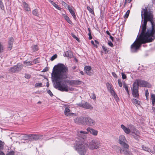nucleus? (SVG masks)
<instances>
[{"label":"nucleus","instance_id":"obj_1","mask_svg":"<svg viewBox=\"0 0 155 155\" xmlns=\"http://www.w3.org/2000/svg\"><path fill=\"white\" fill-rule=\"evenodd\" d=\"M141 13L142 31L139 37L137 36V41L131 45V51L133 52L137 51L142 44L151 42L155 38V24L152 12L145 7Z\"/></svg>","mask_w":155,"mask_h":155},{"label":"nucleus","instance_id":"obj_2","mask_svg":"<svg viewBox=\"0 0 155 155\" xmlns=\"http://www.w3.org/2000/svg\"><path fill=\"white\" fill-rule=\"evenodd\" d=\"M54 68V67L51 75L52 81L55 82L54 84V87L61 91L68 92L69 90L73 91L74 89L72 87L69 88L66 82H57L67 77L68 68L64 64H58L56 69Z\"/></svg>","mask_w":155,"mask_h":155},{"label":"nucleus","instance_id":"obj_3","mask_svg":"<svg viewBox=\"0 0 155 155\" xmlns=\"http://www.w3.org/2000/svg\"><path fill=\"white\" fill-rule=\"evenodd\" d=\"M76 143L74 146L75 149L80 155H84L87 151L88 147L90 149L94 150L98 148L100 143L97 140H92L88 144L85 142L80 140H76Z\"/></svg>","mask_w":155,"mask_h":155},{"label":"nucleus","instance_id":"obj_4","mask_svg":"<svg viewBox=\"0 0 155 155\" xmlns=\"http://www.w3.org/2000/svg\"><path fill=\"white\" fill-rule=\"evenodd\" d=\"M148 83L142 80L138 79L136 80L133 84L131 88L132 94L134 97L138 98L139 97L138 93L139 86L146 87L147 86Z\"/></svg>","mask_w":155,"mask_h":155},{"label":"nucleus","instance_id":"obj_5","mask_svg":"<svg viewBox=\"0 0 155 155\" xmlns=\"http://www.w3.org/2000/svg\"><path fill=\"white\" fill-rule=\"evenodd\" d=\"M115 147L117 152H120V153L124 154V155H133L130 152L124 148H121L120 147L117 146H115Z\"/></svg>","mask_w":155,"mask_h":155},{"label":"nucleus","instance_id":"obj_6","mask_svg":"<svg viewBox=\"0 0 155 155\" xmlns=\"http://www.w3.org/2000/svg\"><path fill=\"white\" fill-rule=\"evenodd\" d=\"M127 142V140L124 135H122L120 136L119 139L120 144L123 146L124 148L128 149L129 148V146L126 143Z\"/></svg>","mask_w":155,"mask_h":155},{"label":"nucleus","instance_id":"obj_7","mask_svg":"<svg viewBox=\"0 0 155 155\" xmlns=\"http://www.w3.org/2000/svg\"><path fill=\"white\" fill-rule=\"evenodd\" d=\"M95 124L94 121L89 117H84V124L88 126H92Z\"/></svg>","mask_w":155,"mask_h":155},{"label":"nucleus","instance_id":"obj_8","mask_svg":"<svg viewBox=\"0 0 155 155\" xmlns=\"http://www.w3.org/2000/svg\"><path fill=\"white\" fill-rule=\"evenodd\" d=\"M131 135L136 140L139 141L140 139V133L137 129H134L131 130Z\"/></svg>","mask_w":155,"mask_h":155},{"label":"nucleus","instance_id":"obj_9","mask_svg":"<svg viewBox=\"0 0 155 155\" xmlns=\"http://www.w3.org/2000/svg\"><path fill=\"white\" fill-rule=\"evenodd\" d=\"M22 68V64L19 63L16 65H15L11 68L10 69V71L12 72L15 73L21 70Z\"/></svg>","mask_w":155,"mask_h":155},{"label":"nucleus","instance_id":"obj_10","mask_svg":"<svg viewBox=\"0 0 155 155\" xmlns=\"http://www.w3.org/2000/svg\"><path fill=\"white\" fill-rule=\"evenodd\" d=\"M63 82L68 83L70 85H78L81 83V81L77 80L65 81Z\"/></svg>","mask_w":155,"mask_h":155},{"label":"nucleus","instance_id":"obj_11","mask_svg":"<svg viewBox=\"0 0 155 155\" xmlns=\"http://www.w3.org/2000/svg\"><path fill=\"white\" fill-rule=\"evenodd\" d=\"M88 132L85 131H80L78 132L77 135L80 137L82 138L83 139H85L86 138L87 134Z\"/></svg>","mask_w":155,"mask_h":155},{"label":"nucleus","instance_id":"obj_12","mask_svg":"<svg viewBox=\"0 0 155 155\" xmlns=\"http://www.w3.org/2000/svg\"><path fill=\"white\" fill-rule=\"evenodd\" d=\"M68 8L73 18L74 19H75L76 18V17L75 13V9H74L73 7H70L69 5L68 6Z\"/></svg>","mask_w":155,"mask_h":155},{"label":"nucleus","instance_id":"obj_13","mask_svg":"<svg viewBox=\"0 0 155 155\" xmlns=\"http://www.w3.org/2000/svg\"><path fill=\"white\" fill-rule=\"evenodd\" d=\"M42 135L37 134H29L28 135V137H31V140H35L41 139L42 137Z\"/></svg>","mask_w":155,"mask_h":155},{"label":"nucleus","instance_id":"obj_14","mask_svg":"<svg viewBox=\"0 0 155 155\" xmlns=\"http://www.w3.org/2000/svg\"><path fill=\"white\" fill-rule=\"evenodd\" d=\"M74 122L76 123L84 124V117H81L75 118L74 120Z\"/></svg>","mask_w":155,"mask_h":155},{"label":"nucleus","instance_id":"obj_15","mask_svg":"<svg viewBox=\"0 0 155 155\" xmlns=\"http://www.w3.org/2000/svg\"><path fill=\"white\" fill-rule=\"evenodd\" d=\"M91 66H87L84 68V71L85 73L88 75L91 76L92 75V73L91 72Z\"/></svg>","mask_w":155,"mask_h":155},{"label":"nucleus","instance_id":"obj_16","mask_svg":"<svg viewBox=\"0 0 155 155\" xmlns=\"http://www.w3.org/2000/svg\"><path fill=\"white\" fill-rule=\"evenodd\" d=\"M87 132H90L91 134L94 136H96L98 132L97 130H94L88 127L87 129Z\"/></svg>","mask_w":155,"mask_h":155},{"label":"nucleus","instance_id":"obj_17","mask_svg":"<svg viewBox=\"0 0 155 155\" xmlns=\"http://www.w3.org/2000/svg\"><path fill=\"white\" fill-rule=\"evenodd\" d=\"M14 39L12 37H10L9 38L8 41V49L9 50H11L12 47L13 43V42Z\"/></svg>","mask_w":155,"mask_h":155},{"label":"nucleus","instance_id":"obj_18","mask_svg":"<svg viewBox=\"0 0 155 155\" xmlns=\"http://www.w3.org/2000/svg\"><path fill=\"white\" fill-rule=\"evenodd\" d=\"M142 148L143 150L148 152H151L152 154H154L155 153V152L154 151L151 150L150 148L148 147H146L144 145H143L142 146Z\"/></svg>","mask_w":155,"mask_h":155},{"label":"nucleus","instance_id":"obj_19","mask_svg":"<svg viewBox=\"0 0 155 155\" xmlns=\"http://www.w3.org/2000/svg\"><path fill=\"white\" fill-rule=\"evenodd\" d=\"M121 128L124 130V131L126 134H129L131 132L130 129L127 127L123 124L121 125Z\"/></svg>","mask_w":155,"mask_h":155},{"label":"nucleus","instance_id":"obj_20","mask_svg":"<svg viewBox=\"0 0 155 155\" xmlns=\"http://www.w3.org/2000/svg\"><path fill=\"white\" fill-rule=\"evenodd\" d=\"M64 114L67 116H71L73 114V113L70 112V110L68 107H66L64 110Z\"/></svg>","mask_w":155,"mask_h":155},{"label":"nucleus","instance_id":"obj_21","mask_svg":"<svg viewBox=\"0 0 155 155\" xmlns=\"http://www.w3.org/2000/svg\"><path fill=\"white\" fill-rule=\"evenodd\" d=\"M132 101L133 103L137 107L140 105V101L137 100V99L133 98L132 100Z\"/></svg>","mask_w":155,"mask_h":155},{"label":"nucleus","instance_id":"obj_22","mask_svg":"<svg viewBox=\"0 0 155 155\" xmlns=\"http://www.w3.org/2000/svg\"><path fill=\"white\" fill-rule=\"evenodd\" d=\"M23 7L24 8V9L26 11H30V8L28 7V4L26 3L25 2H23Z\"/></svg>","mask_w":155,"mask_h":155},{"label":"nucleus","instance_id":"obj_23","mask_svg":"<svg viewBox=\"0 0 155 155\" xmlns=\"http://www.w3.org/2000/svg\"><path fill=\"white\" fill-rule=\"evenodd\" d=\"M49 2L51 3L54 7L59 10H60L61 8L60 7L57 5L55 2L51 0H48Z\"/></svg>","mask_w":155,"mask_h":155},{"label":"nucleus","instance_id":"obj_24","mask_svg":"<svg viewBox=\"0 0 155 155\" xmlns=\"http://www.w3.org/2000/svg\"><path fill=\"white\" fill-rule=\"evenodd\" d=\"M109 91L110 93L114 97L115 99L117 100V99L118 98L117 96L113 89L110 91Z\"/></svg>","mask_w":155,"mask_h":155},{"label":"nucleus","instance_id":"obj_25","mask_svg":"<svg viewBox=\"0 0 155 155\" xmlns=\"http://www.w3.org/2000/svg\"><path fill=\"white\" fill-rule=\"evenodd\" d=\"M85 108L86 109L91 110L93 108V107L92 106L90 105L87 102H85Z\"/></svg>","mask_w":155,"mask_h":155},{"label":"nucleus","instance_id":"obj_26","mask_svg":"<svg viewBox=\"0 0 155 155\" xmlns=\"http://www.w3.org/2000/svg\"><path fill=\"white\" fill-rule=\"evenodd\" d=\"M24 64L25 66H31L32 65V61H26L24 62Z\"/></svg>","mask_w":155,"mask_h":155},{"label":"nucleus","instance_id":"obj_27","mask_svg":"<svg viewBox=\"0 0 155 155\" xmlns=\"http://www.w3.org/2000/svg\"><path fill=\"white\" fill-rule=\"evenodd\" d=\"M106 86L109 91L113 89L112 85L108 83H106Z\"/></svg>","mask_w":155,"mask_h":155},{"label":"nucleus","instance_id":"obj_28","mask_svg":"<svg viewBox=\"0 0 155 155\" xmlns=\"http://www.w3.org/2000/svg\"><path fill=\"white\" fill-rule=\"evenodd\" d=\"M63 17L68 23L70 24H71L72 23V22L68 16L64 14L63 15Z\"/></svg>","mask_w":155,"mask_h":155},{"label":"nucleus","instance_id":"obj_29","mask_svg":"<svg viewBox=\"0 0 155 155\" xmlns=\"http://www.w3.org/2000/svg\"><path fill=\"white\" fill-rule=\"evenodd\" d=\"M151 99L153 105L155 103V94H151Z\"/></svg>","mask_w":155,"mask_h":155},{"label":"nucleus","instance_id":"obj_30","mask_svg":"<svg viewBox=\"0 0 155 155\" xmlns=\"http://www.w3.org/2000/svg\"><path fill=\"white\" fill-rule=\"evenodd\" d=\"M65 55L67 57H71L72 56V54L70 51H67L65 53Z\"/></svg>","mask_w":155,"mask_h":155},{"label":"nucleus","instance_id":"obj_31","mask_svg":"<svg viewBox=\"0 0 155 155\" xmlns=\"http://www.w3.org/2000/svg\"><path fill=\"white\" fill-rule=\"evenodd\" d=\"M33 14L36 16H39V14L38 11L37 9H35L32 11Z\"/></svg>","mask_w":155,"mask_h":155},{"label":"nucleus","instance_id":"obj_32","mask_svg":"<svg viewBox=\"0 0 155 155\" xmlns=\"http://www.w3.org/2000/svg\"><path fill=\"white\" fill-rule=\"evenodd\" d=\"M32 49L34 51H35L38 50V46L37 45H34L32 46Z\"/></svg>","mask_w":155,"mask_h":155},{"label":"nucleus","instance_id":"obj_33","mask_svg":"<svg viewBox=\"0 0 155 155\" xmlns=\"http://www.w3.org/2000/svg\"><path fill=\"white\" fill-rule=\"evenodd\" d=\"M0 8L2 10H3L4 9V6L2 0H0Z\"/></svg>","mask_w":155,"mask_h":155},{"label":"nucleus","instance_id":"obj_34","mask_svg":"<svg viewBox=\"0 0 155 155\" xmlns=\"http://www.w3.org/2000/svg\"><path fill=\"white\" fill-rule=\"evenodd\" d=\"M33 62L35 64H36L39 62V60L38 58H36L32 61V63Z\"/></svg>","mask_w":155,"mask_h":155},{"label":"nucleus","instance_id":"obj_35","mask_svg":"<svg viewBox=\"0 0 155 155\" xmlns=\"http://www.w3.org/2000/svg\"><path fill=\"white\" fill-rule=\"evenodd\" d=\"M4 143L2 141L0 140V150L3 149Z\"/></svg>","mask_w":155,"mask_h":155},{"label":"nucleus","instance_id":"obj_36","mask_svg":"<svg viewBox=\"0 0 155 155\" xmlns=\"http://www.w3.org/2000/svg\"><path fill=\"white\" fill-rule=\"evenodd\" d=\"M42 84L41 83H37L35 84V87H42Z\"/></svg>","mask_w":155,"mask_h":155},{"label":"nucleus","instance_id":"obj_37","mask_svg":"<svg viewBox=\"0 0 155 155\" xmlns=\"http://www.w3.org/2000/svg\"><path fill=\"white\" fill-rule=\"evenodd\" d=\"M123 87H124L127 92L128 94L129 91L127 86L126 84H124L123 85Z\"/></svg>","mask_w":155,"mask_h":155},{"label":"nucleus","instance_id":"obj_38","mask_svg":"<svg viewBox=\"0 0 155 155\" xmlns=\"http://www.w3.org/2000/svg\"><path fill=\"white\" fill-rule=\"evenodd\" d=\"M79 106L85 108V103H80L78 104Z\"/></svg>","mask_w":155,"mask_h":155},{"label":"nucleus","instance_id":"obj_39","mask_svg":"<svg viewBox=\"0 0 155 155\" xmlns=\"http://www.w3.org/2000/svg\"><path fill=\"white\" fill-rule=\"evenodd\" d=\"M71 36H72L74 38V39H76V40L77 41H79V40L78 39V38L77 37H76L75 35L74 34H71Z\"/></svg>","mask_w":155,"mask_h":155},{"label":"nucleus","instance_id":"obj_40","mask_svg":"<svg viewBox=\"0 0 155 155\" xmlns=\"http://www.w3.org/2000/svg\"><path fill=\"white\" fill-rule=\"evenodd\" d=\"M57 54H55L53 55L51 58V61H53L54 59L57 58Z\"/></svg>","mask_w":155,"mask_h":155},{"label":"nucleus","instance_id":"obj_41","mask_svg":"<svg viewBox=\"0 0 155 155\" xmlns=\"http://www.w3.org/2000/svg\"><path fill=\"white\" fill-rule=\"evenodd\" d=\"M87 9L89 11V12L91 13H94V11L91 8L87 6Z\"/></svg>","mask_w":155,"mask_h":155},{"label":"nucleus","instance_id":"obj_42","mask_svg":"<svg viewBox=\"0 0 155 155\" xmlns=\"http://www.w3.org/2000/svg\"><path fill=\"white\" fill-rule=\"evenodd\" d=\"M130 13V11L128 10L126 13V14L124 16V17L125 18H128L129 14Z\"/></svg>","mask_w":155,"mask_h":155},{"label":"nucleus","instance_id":"obj_43","mask_svg":"<svg viewBox=\"0 0 155 155\" xmlns=\"http://www.w3.org/2000/svg\"><path fill=\"white\" fill-rule=\"evenodd\" d=\"M118 81L119 86L120 87H122V84L121 79H118Z\"/></svg>","mask_w":155,"mask_h":155},{"label":"nucleus","instance_id":"obj_44","mask_svg":"<svg viewBox=\"0 0 155 155\" xmlns=\"http://www.w3.org/2000/svg\"><path fill=\"white\" fill-rule=\"evenodd\" d=\"M102 48H103V49L104 50V51L105 53H107L108 51L107 50V48L106 47H105L104 46H103Z\"/></svg>","mask_w":155,"mask_h":155},{"label":"nucleus","instance_id":"obj_45","mask_svg":"<svg viewBox=\"0 0 155 155\" xmlns=\"http://www.w3.org/2000/svg\"><path fill=\"white\" fill-rule=\"evenodd\" d=\"M121 75L122 76V78L123 79H125L127 77L126 75L123 73H121Z\"/></svg>","mask_w":155,"mask_h":155},{"label":"nucleus","instance_id":"obj_46","mask_svg":"<svg viewBox=\"0 0 155 155\" xmlns=\"http://www.w3.org/2000/svg\"><path fill=\"white\" fill-rule=\"evenodd\" d=\"M47 93L49 94V95L51 96L52 97L53 96V94L51 92L50 90H48L47 91Z\"/></svg>","mask_w":155,"mask_h":155},{"label":"nucleus","instance_id":"obj_47","mask_svg":"<svg viewBox=\"0 0 155 155\" xmlns=\"http://www.w3.org/2000/svg\"><path fill=\"white\" fill-rule=\"evenodd\" d=\"M91 97L93 99H96V97L94 93H92L91 94Z\"/></svg>","mask_w":155,"mask_h":155},{"label":"nucleus","instance_id":"obj_48","mask_svg":"<svg viewBox=\"0 0 155 155\" xmlns=\"http://www.w3.org/2000/svg\"><path fill=\"white\" fill-rule=\"evenodd\" d=\"M3 48L2 45L0 43V53L3 51Z\"/></svg>","mask_w":155,"mask_h":155},{"label":"nucleus","instance_id":"obj_49","mask_svg":"<svg viewBox=\"0 0 155 155\" xmlns=\"http://www.w3.org/2000/svg\"><path fill=\"white\" fill-rule=\"evenodd\" d=\"M145 96L147 97H147L149 95V93L148 90H146L145 91Z\"/></svg>","mask_w":155,"mask_h":155},{"label":"nucleus","instance_id":"obj_50","mask_svg":"<svg viewBox=\"0 0 155 155\" xmlns=\"http://www.w3.org/2000/svg\"><path fill=\"white\" fill-rule=\"evenodd\" d=\"M25 77L27 79H29L31 77V75L29 74H26Z\"/></svg>","mask_w":155,"mask_h":155},{"label":"nucleus","instance_id":"obj_51","mask_svg":"<svg viewBox=\"0 0 155 155\" xmlns=\"http://www.w3.org/2000/svg\"><path fill=\"white\" fill-rule=\"evenodd\" d=\"M14 153L13 151H11L8 153L6 155H14Z\"/></svg>","mask_w":155,"mask_h":155},{"label":"nucleus","instance_id":"obj_52","mask_svg":"<svg viewBox=\"0 0 155 155\" xmlns=\"http://www.w3.org/2000/svg\"><path fill=\"white\" fill-rule=\"evenodd\" d=\"M108 45L111 47H113L114 46L113 44L111 41H109L108 43Z\"/></svg>","mask_w":155,"mask_h":155},{"label":"nucleus","instance_id":"obj_53","mask_svg":"<svg viewBox=\"0 0 155 155\" xmlns=\"http://www.w3.org/2000/svg\"><path fill=\"white\" fill-rule=\"evenodd\" d=\"M88 35L89 36V38L90 40H91L92 39V37L91 35V31H90V32L88 34Z\"/></svg>","mask_w":155,"mask_h":155},{"label":"nucleus","instance_id":"obj_54","mask_svg":"<svg viewBox=\"0 0 155 155\" xmlns=\"http://www.w3.org/2000/svg\"><path fill=\"white\" fill-rule=\"evenodd\" d=\"M112 75L115 78H117V74L115 73L114 72H112Z\"/></svg>","mask_w":155,"mask_h":155},{"label":"nucleus","instance_id":"obj_55","mask_svg":"<svg viewBox=\"0 0 155 155\" xmlns=\"http://www.w3.org/2000/svg\"><path fill=\"white\" fill-rule=\"evenodd\" d=\"M48 71V68H46L44 69L42 71L45 72V71Z\"/></svg>","mask_w":155,"mask_h":155},{"label":"nucleus","instance_id":"obj_56","mask_svg":"<svg viewBox=\"0 0 155 155\" xmlns=\"http://www.w3.org/2000/svg\"><path fill=\"white\" fill-rule=\"evenodd\" d=\"M106 33L108 35H110V34L108 31H106Z\"/></svg>","mask_w":155,"mask_h":155},{"label":"nucleus","instance_id":"obj_57","mask_svg":"<svg viewBox=\"0 0 155 155\" xmlns=\"http://www.w3.org/2000/svg\"><path fill=\"white\" fill-rule=\"evenodd\" d=\"M0 155H5V154L3 152L0 151Z\"/></svg>","mask_w":155,"mask_h":155},{"label":"nucleus","instance_id":"obj_58","mask_svg":"<svg viewBox=\"0 0 155 155\" xmlns=\"http://www.w3.org/2000/svg\"><path fill=\"white\" fill-rule=\"evenodd\" d=\"M110 38L112 41H113V39L114 38L113 37L110 35Z\"/></svg>","mask_w":155,"mask_h":155},{"label":"nucleus","instance_id":"obj_59","mask_svg":"<svg viewBox=\"0 0 155 155\" xmlns=\"http://www.w3.org/2000/svg\"><path fill=\"white\" fill-rule=\"evenodd\" d=\"M127 0H125V2H124V6H125L126 3H127Z\"/></svg>","mask_w":155,"mask_h":155},{"label":"nucleus","instance_id":"obj_60","mask_svg":"<svg viewBox=\"0 0 155 155\" xmlns=\"http://www.w3.org/2000/svg\"><path fill=\"white\" fill-rule=\"evenodd\" d=\"M80 73L82 74L83 75L84 74V73L82 71H81L80 72Z\"/></svg>","mask_w":155,"mask_h":155},{"label":"nucleus","instance_id":"obj_61","mask_svg":"<svg viewBox=\"0 0 155 155\" xmlns=\"http://www.w3.org/2000/svg\"><path fill=\"white\" fill-rule=\"evenodd\" d=\"M132 0H127V2L130 3L132 1Z\"/></svg>","mask_w":155,"mask_h":155},{"label":"nucleus","instance_id":"obj_62","mask_svg":"<svg viewBox=\"0 0 155 155\" xmlns=\"http://www.w3.org/2000/svg\"><path fill=\"white\" fill-rule=\"evenodd\" d=\"M46 86H47L48 87H49V83H48V82H47V83Z\"/></svg>","mask_w":155,"mask_h":155},{"label":"nucleus","instance_id":"obj_63","mask_svg":"<svg viewBox=\"0 0 155 155\" xmlns=\"http://www.w3.org/2000/svg\"><path fill=\"white\" fill-rule=\"evenodd\" d=\"M91 42L92 44L94 45V42L93 41H91Z\"/></svg>","mask_w":155,"mask_h":155},{"label":"nucleus","instance_id":"obj_64","mask_svg":"<svg viewBox=\"0 0 155 155\" xmlns=\"http://www.w3.org/2000/svg\"><path fill=\"white\" fill-rule=\"evenodd\" d=\"M38 104H41V101H38Z\"/></svg>","mask_w":155,"mask_h":155}]
</instances>
